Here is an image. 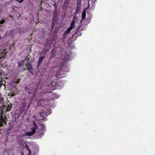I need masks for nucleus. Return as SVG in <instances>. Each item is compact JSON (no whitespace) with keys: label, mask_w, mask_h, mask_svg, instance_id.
Instances as JSON below:
<instances>
[{"label":"nucleus","mask_w":155,"mask_h":155,"mask_svg":"<svg viewBox=\"0 0 155 155\" xmlns=\"http://www.w3.org/2000/svg\"><path fill=\"white\" fill-rule=\"evenodd\" d=\"M29 55L27 56L25 58V60L27 61V63L26 64V67L27 68V70L30 72H31V70L32 69V68L31 66V64L29 63V57H28Z\"/></svg>","instance_id":"nucleus-1"},{"label":"nucleus","mask_w":155,"mask_h":155,"mask_svg":"<svg viewBox=\"0 0 155 155\" xmlns=\"http://www.w3.org/2000/svg\"><path fill=\"white\" fill-rule=\"evenodd\" d=\"M51 44L49 41H46L45 44V47L44 48L45 50L48 51L51 47Z\"/></svg>","instance_id":"nucleus-2"},{"label":"nucleus","mask_w":155,"mask_h":155,"mask_svg":"<svg viewBox=\"0 0 155 155\" xmlns=\"http://www.w3.org/2000/svg\"><path fill=\"white\" fill-rule=\"evenodd\" d=\"M25 91L27 92L28 94H33V91L35 90H36V89H30L27 87H25Z\"/></svg>","instance_id":"nucleus-3"},{"label":"nucleus","mask_w":155,"mask_h":155,"mask_svg":"<svg viewBox=\"0 0 155 155\" xmlns=\"http://www.w3.org/2000/svg\"><path fill=\"white\" fill-rule=\"evenodd\" d=\"M45 58V56H41L39 57L38 62L37 63V67H39L41 64L42 63L44 58Z\"/></svg>","instance_id":"nucleus-4"},{"label":"nucleus","mask_w":155,"mask_h":155,"mask_svg":"<svg viewBox=\"0 0 155 155\" xmlns=\"http://www.w3.org/2000/svg\"><path fill=\"white\" fill-rule=\"evenodd\" d=\"M33 124L34 126L31 127V131L35 133L36 132V130L38 128V126L35 122H33Z\"/></svg>","instance_id":"nucleus-5"},{"label":"nucleus","mask_w":155,"mask_h":155,"mask_svg":"<svg viewBox=\"0 0 155 155\" xmlns=\"http://www.w3.org/2000/svg\"><path fill=\"white\" fill-rule=\"evenodd\" d=\"M36 92H37V90H35L34 91H33V94H32V96L31 97V98L30 99V101H29V103L30 104H31L32 103V100H33L34 97L35 96H36Z\"/></svg>","instance_id":"nucleus-6"},{"label":"nucleus","mask_w":155,"mask_h":155,"mask_svg":"<svg viewBox=\"0 0 155 155\" xmlns=\"http://www.w3.org/2000/svg\"><path fill=\"white\" fill-rule=\"evenodd\" d=\"M6 120H4L2 117L0 118V126H2L4 124H6Z\"/></svg>","instance_id":"nucleus-7"},{"label":"nucleus","mask_w":155,"mask_h":155,"mask_svg":"<svg viewBox=\"0 0 155 155\" xmlns=\"http://www.w3.org/2000/svg\"><path fill=\"white\" fill-rule=\"evenodd\" d=\"M72 30L69 27L67 30H66L64 32V35H67L70 32V31Z\"/></svg>","instance_id":"nucleus-8"},{"label":"nucleus","mask_w":155,"mask_h":155,"mask_svg":"<svg viewBox=\"0 0 155 155\" xmlns=\"http://www.w3.org/2000/svg\"><path fill=\"white\" fill-rule=\"evenodd\" d=\"M80 11V7H77L76 8L75 14L77 15L78 14Z\"/></svg>","instance_id":"nucleus-9"},{"label":"nucleus","mask_w":155,"mask_h":155,"mask_svg":"<svg viewBox=\"0 0 155 155\" xmlns=\"http://www.w3.org/2000/svg\"><path fill=\"white\" fill-rule=\"evenodd\" d=\"M20 80V78H18L15 81H14V84L15 85H14L13 87H15L16 86V84H18L19 83V80Z\"/></svg>","instance_id":"nucleus-10"},{"label":"nucleus","mask_w":155,"mask_h":155,"mask_svg":"<svg viewBox=\"0 0 155 155\" xmlns=\"http://www.w3.org/2000/svg\"><path fill=\"white\" fill-rule=\"evenodd\" d=\"M70 0H65L64 2V5L66 7H67L68 3L69 2Z\"/></svg>","instance_id":"nucleus-11"},{"label":"nucleus","mask_w":155,"mask_h":155,"mask_svg":"<svg viewBox=\"0 0 155 155\" xmlns=\"http://www.w3.org/2000/svg\"><path fill=\"white\" fill-rule=\"evenodd\" d=\"M86 12L85 11H84L82 13V18L83 19V20H84L86 18Z\"/></svg>","instance_id":"nucleus-12"},{"label":"nucleus","mask_w":155,"mask_h":155,"mask_svg":"<svg viewBox=\"0 0 155 155\" xmlns=\"http://www.w3.org/2000/svg\"><path fill=\"white\" fill-rule=\"evenodd\" d=\"M61 73V71H58L56 73V77L57 78H59L63 77L60 76V75H61V74H60Z\"/></svg>","instance_id":"nucleus-13"},{"label":"nucleus","mask_w":155,"mask_h":155,"mask_svg":"<svg viewBox=\"0 0 155 155\" xmlns=\"http://www.w3.org/2000/svg\"><path fill=\"white\" fill-rule=\"evenodd\" d=\"M35 133H34L33 132L31 131L30 132H26V135L28 136H31L33 135Z\"/></svg>","instance_id":"nucleus-14"},{"label":"nucleus","mask_w":155,"mask_h":155,"mask_svg":"<svg viewBox=\"0 0 155 155\" xmlns=\"http://www.w3.org/2000/svg\"><path fill=\"white\" fill-rule=\"evenodd\" d=\"M45 114L43 112H40L39 113L40 116L42 117V119H40V120H43L44 119V116L45 115Z\"/></svg>","instance_id":"nucleus-15"},{"label":"nucleus","mask_w":155,"mask_h":155,"mask_svg":"<svg viewBox=\"0 0 155 155\" xmlns=\"http://www.w3.org/2000/svg\"><path fill=\"white\" fill-rule=\"evenodd\" d=\"M40 124L41 125V126L42 127V128L41 129V130L42 131H44L45 130V124H44L43 123H41Z\"/></svg>","instance_id":"nucleus-16"},{"label":"nucleus","mask_w":155,"mask_h":155,"mask_svg":"<svg viewBox=\"0 0 155 155\" xmlns=\"http://www.w3.org/2000/svg\"><path fill=\"white\" fill-rule=\"evenodd\" d=\"M70 58H69V55H68V57L67 58H65L63 59V61L64 62H67L68 61H70Z\"/></svg>","instance_id":"nucleus-17"},{"label":"nucleus","mask_w":155,"mask_h":155,"mask_svg":"<svg viewBox=\"0 0 155 155\" xmlns=\"http://www.w3.org/2000/svg\"><path fill=\"white\" fill-rule=\"evenodd\" d=\"M81 25H79L78 26V27L77 28V30L75 33H74V35L78 34L79 31L80 29L81 28Z\"/></svg>","instance_id":"nucleus-18"},{"label":"nucleus","mask_w":155,"mask_h":155,"mask_svg":"<svg viewBox=\"0 0 155 155\" xmlns=\"http://www.w3.org/2000/svg\"><path fill=\"white\" fill-rule=\"evenodd\" d=\"M23 61H20V62H18V67L20 68L21 67L23 64Z\"/></svg>","instance_id":"nucleus-19"},{"label":"nucleus","mask_w":155,"mask_h":155,"mask_svg":"<svg viewBox=\"0 0 155 155\" xmlns=\"http://www.w3.org/2000/svg\"><path fill=\"white\" fill-rule=\"evenodd\" d=\"M3 97H2V96H0V103L1 104H3Z\"/></svg>","instance_id":"nucleus-20"},{"label":"nucleus","mask_w":155,"mask_h":155,"mask_svg":"<svg viewBox=\"0 0 155 155\" xmlns=\"http://www.w3.org/2000/svg\"><path fill=\"white\" fill-rule=\"evenodd\" d=\"M78 19V17L74 15L73 17V20L74 21H76Z\"/></svg>","instance_id":"nucleus-21"},{"label":"nucleus","mask_w":155,"mask_h":155,"mask_svg":"<svg viewBox=\"0 0 155 155\" xmlns=\"http://www.w3.org/2000/svg\"><path fill=\"white\" fill-rule=\"evenodd\" d=\"M64 68V65H62L61 68V70H63V71H65L67 72H68V69H66H66H65V70H64L63 69V68Z\"/></svg>","instance_id":"nucleus-22"},{"label":"nucleus","mask_w":155,"mask_h":155,"mask_svg":"<svg viewBox=\"0 0 155 155\" xmlns=\"http://www.w3.org/2000/svg\"><path fill=\"white\" fill-rule=\"evenodd\" d=\"M74 26L75 25L71 23V25L69 27L72 29L74 27Z\"/></svg>","instance_id":"nucleus-23"},{"label":"nucleus","mask_w":155,"mask_h":155,"mask_svg":"<svg viewBox=\"0 0 155 155\" xmlns=\"http://www.w3.org/2000/svg\"><path fill=\"white\" fill-rule=\"evenodd\" d=\"M82 1H79V0H77V5H81V2Z\"/></svg>","instance_id":"nucleus-24"},{"label":"nucleus","mask_w":155,"mask_h":155,"mask_svg":"<svg viewBox=\"0 0 155 155\" xmlns=\"http://www.w3.org/2000/svg\"><path fill=\"white\" fill-rule=\"evenodd\" d=\"M55 53V51L54 50H52L51 52V55H52V56H54Z\"/></svg>","instance_id":"nucleus-25"},{"label":"nucleus","mask_w":155,"mask_h":155,"mask_svg":"<svg viewBox=\"0 0 155 155\" xmlns=\"http://www.w3.org/2000/svg\"><path fill=\"white\" fill-rule=\"evenodd\" d=\"M8 135H7L6 136V138H5V143H6V142L8 141Z\"/></svg>","instance_id":"nucleus-26"},{"label":"nucleus","mask_w":155,"mask_h":155,"mask_svg":"<svg viewBox=\"0 0 155 155\" xmlns=\"http://www.w3.org/2000/svg\"><path fill=\"white\" fill-rule=\"evenodd\" d=\"M5 22V20L2 19L1 21H0V26H2L1 24H2Z\"/></svg>","instance_id":"nucleus-27"},{"label":"nucleus","mask_w":155,"mask_h":155,"mask_svg":"<svg viewBox=\"0 0 155 155\" xmlns=\"http://www.w3.org/2000/svg\"><path fill=\"white\" fill-rule=\"evenodd\" d=\"M26 148L27 149V150L29 151V154H28V155H29V153H31V151L30 150H29V148H28V146H27V147H26Z\"/></svg>","instance_id":"nucleus-28"},{"label":"nucleus","mask_w":155,"mask_h":155,"mask_svg":"<svg viewBox=\"0 0 155 155\" xmlns=\"http://www.w3.org/2000/svg\"><path fill=\"white\" fill-rule=\"evenodd\" d=\"M44 100L43 99H41L38 100V102H41L42 101H44Z\"/></svg>","instance_id":"nucleus-29"},{"label":"nucleus","mask_w":155,"mask_h":155,"mask_svg":"<svg viewBox=\"0 0 155 155\" xmlns=\"http://www.w3.org/2000/svg\"><path fill=\"white\" fill-rule=\"evenodd\" d=\"M75 21H74L73 20H72V22H71V23H73V24H74L75 25Z\"/></svg>","instance_id":"nucleus-30"},{"label":"nucleus","mask_w":155,"mask_h":155,"mask_svg":"<svg viewBox=\"0 0 155 155\" xmlns=\"http://www.w3.org/2000/svg\"><path fill=\"white\" fill-rule=\"evenodd\" d=\"M55 9H56L57 8V7L55 5V4L54 3V5Z\"/></svg>","instance_id":"nucleus-31"},{"label":"nucleus","mask_w":155,"mask_h":155,"mask_svg":"<svg viewBox=\"0 0 155 155\" xmlns=\"http://www.w3.org/2000/svg\"><path fill=\"white\" fill-rule=\"evenodd\" d=\"M3 71H0V75H2L3 74Z\"/></svg>","instance_id":"nucleus-32"},{"label":"nucleus","mask_w":155,"mask_h":155,"mask_svg":"<svg viewBox=\"0 0 155 155\" xmlns=\"http://www.w3.org/2000/svg\"><path fill=\"white\" fill-rule=\"evenodd\" d=\"M16 1H17L18 2H19V3H20V1L19 0H15Z\"/></svg>","instance_id":"nucleus-33"},{"label":"nucleus","mask_w":155,"mask_h":155,"mask_svg":"<svg viewBox=\"0 0 155 155\" xmlns=\"http://www.w3.org/2000/svg\"><path fill=\"white\" fill-rule=\"evenodd\" d=\"M10 109H11V106H12V104L11 103H10Z\"/></svg>","instance_id":"nucleus-34"},{"label":"nucleus","mask_w":155,"mask_h":155,"mask_svg":"<svg viewBox=\"0 0 155 155\" xmlns=\"http://www.w3.org/2000/svg\"><path fill=\"white\" fill-rule=\"evenodd\" d=\"M10 18L12 17V16L11 15L10 16Z\"/></svg>","instance_id":"nucleus-35"},{"label":"nucleus","mask_w":155,"mask_h":155,"mask_svg":"<svg viewBox=\"0 0 155 155\" xmlns=\"http://www.w3.org/2000/svg\"><path fill=\"white\" fill-rule=\"evenodd\" d=\"M13 95L12 94V95H10V96H13Z\"/></svg>","instance_id":"nucleus-36"},{"label":"nucleus","mask_w":155,"mask_h":155,"mask_svg":"<svg viewBox=\"0 0 155 155\" xmlns=\"http://www.w3.org/2000/svg\"><path fill=\"white\" fill-rule=\"evenodd\" d=\"M1 36H0V40H1Z\"/></svg>","instance_id":"nucleus-37"},{"label":"nucleus","mask_w":155,"mask_h":155,"mask_svg":"<svg viewBox=\"0 0 155 155\" xmlns=\"http://www.w3.org/2000/svg\"><path fill=\"white\" fill-rule=\"evenodd\" d=\"M41 9H40V10H41V9H42V8L41 7Z\"/></svg>","instance_id":"nucleus-38"},{"label":"nucleus","mask_w":155,"mask_h":155,"mask_svg":"<svg viewBox=\"0 0 155 155\" xmlns=\"http://www.w3.org/2000/svg\"><path fill=\"white\" fill-rule=\"evenodd\" d=\"M0 96H1V93L0 92Z\"/></svg>","instance_id":"nucleus-39"},{"label":"nucleus","mask_w":155,"mask_h":155,"mask_svg":"<svg viewBox=\"0 0 155 155\" xmlns=\"http://www.w3.org/2000/svg\"><path fill=\"white\" fill-rule=\"evenodd\" d=\"M11 84H10V87L11 86Z\"/></svg>","instance_id":"nucleus-40"},{"label":"nucleus","mask_w":155,"mask_h":155,"mask_svg":"<svg viewBox=\"0 0 155 155\" xmlns=\"http://www.w3.org/2000/svg\"><path fill=\"white\" fill-rule=\"evenodd\" d=\"M79 1H82V0H79Z\"/></svg>","instance_id":"nucleus-41"}]
</instances>
